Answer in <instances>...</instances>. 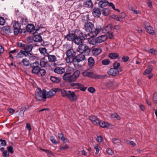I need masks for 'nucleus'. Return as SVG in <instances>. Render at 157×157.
Instances as JSON below:
<instances>
[{
  "mask_svg": "<svg viewBox=\"0 0 157 157\" xmlns=\"http://www.w3.org/2000/svg\"><path fill=\"white\" fill-rule=\"evenodd\" d=\"M67 97L71 101H76L77 99V96L74 91L70 90L67 91Z\"/></svg>",
  "mask_w": 157,
  "mask_h": 157,
  "instance_id": "10",
  "label": "nucleus"
},
{
  "mask_svg": "<svg viewBox=\"0 0 157 157\" xmlns=\"http://www.w3.org/2000/svg\"><path fill=\"white\" fill-rule=\"evenodd\" d=\"M18 19L20 20V22L21 24H22L25 25L28 22V20L25 17H19Z\"/></svg>",
  "mask_w": 157,
  "mask_h": 157,
  "instance_id": "30",
  "label": "nucleus"
},
{
  "mask_svg": "<svg viewBox=\"0 0 157 157\" xmlns=\"http://www.w3.org/2000/svg\"><path fill=\"white\" fill-rule=\"evenodd\" d=\"M83 75L84 76H88L95 79H101L105 78L106 75H100L96 74H93L88 71H84L82 73Z\"/></svg>",
  "mask_w": 157,
  "mask_h": 157,
  "instance_id": "6",
  "label": "nucleus"
},
{
  "mask_svg": "<svg viewBox=\"0 0 157 157\" xmlns=\"http://www.w3.org/2000/svg\"><path fill=\"white\" fill-rule=\"evenodd\" d=\"M144 25L145 29H147L148 30L149 29L151 30V26L150 25L149 23L147 21L144 22Z\"/></svg>",
  "mask_w": 157,
  "mask_h": 157,
  "instance_id": "43",
  "label": "nucleus"
},
{
  "mask_svg": "<svg viewBox=\"0 0 157 157\" xmlns=\"http://www.w3.org/2000/svg\"><path fill=\"white\" fill-rule=\"evenodd\" d=\"M129 57L128 56H123L122 58V60L124 62H126L129 59Z\"/></svg>",
  "mask_w": 157,
  "mask_h": 157,
  "instance_id": "63",
  "label": "nucleus"
},
{
  "mask_svg": "<svg viewBox=\"0 0 157 157\" xmlns=\"http://www.w3.org/2000/svg\"><path fill=\"white\" fill-rule=\"evenodd\" d=\"M107 153L109 155H112L113 152L112 150L109 148H107L106 149Z\"/></svg>",
  "mask_w": 157,
  "mask_h": 157,
  "instance_id": "54",
  "label": "nucleus"
},
{
  "mask_svg": "<svg viewBox=\"0 0 157 157\" xmlns=\"http://www.w3.org/2000/svg\"><path fill=\"white\" fill-rule=\"evenodd\" d=\"M54 71L56 73L62 74L64 72L65 70L63 67H57L55 68Z\"/></svg>",
  "mask_w": 157,
  "mask_h": 157,
  "instance_id": "24",
  "label": "nucleus"
},
{
  "mask_svg": "<svg viewBox=\"0 0 157 157\" xmlns=\"http://www.w3.org/2000/svg\"><path fill=\"white\" fill-rule=\"evenodd\" d=\"M119 17L121 19L124 18L125 17V13L124 12H121Z\"/></svg>",
  "mask_w": 157,
  "mask_h": 157,
  "instance_id": "64",
  "label": "nucleus"
},
{
  "mask_svg": "<svg viewBox=\"0 0 157 157\" xmlns=\"http://www.w3.org/2000/svg\"><path fill=\"white\" fill-rule=\"evenodd\" d=\"M26 110V108L24 107H21L20 109V113H22L23 114H24V112Z\"/></svg>",
  "mask_w": 157,
  "mask_h": 157,
  "instance_id": "62",
  "label": "nucleus"
},
{
  "mask_svg": "<svg viewBox=\"0 0 157 157\" xmlns=\"http://www.w3.org/2000/svg\"><path fill=\"white\" fill-rule=\"evenodd\" d=\"M147 52L155 55H157V50L151 48L147 51Z\"/></svg>",
  "mask_w": 157,
  "mask_h": 157,
  "instance_id": "44",
  "label": "nucleus"
},
{
  "mask_svg": "<svg viewBox=\"0 0 157 157\" xmlns=\"http://www.w3.org/2000/svg\"><path fill=\"white\" fill-rule=\"evenodd\" d=\"M76 83L78 84L77 85H76V86H77V87H76V88L78 89H80L81 91H85L86 89V87H83V85L78 83Z\"/></svg>",
  "mask_w": 157,
  "mask_h": 157,
  "instance_id": "38",
  "label": "nucleus"
},
{
  "mask_svg": "<svg viewBox=\"0 0 157 157\" xmlns=\"http://www.w3.org/2000/svg\"><path fill=\"white\" fill-rule=\"evenodd\" d=\"M33 40L36 42H40L42 40V38L40 35H35L33 37Z\"/></svg>",
  "mask_w": 157,
  "mask_h": 157,
  "instance_id": "29",
  "label": "nucleus"
},
{
  "mask_svg": "<svg viewBox=\"0 0 157 157\" xmlns=\"http://www.w3.org/2000/svg\"><path fill=\"white\" fill-rule=\"evenodd\" d=\"M46 90H41L40 88L37 89L35 92V97L38 101L43 100L44 101H46Z\"/></svg>",
  "mask_w": 157,
  "mask_h": 157,
  "instance_id": "4",
  "label": "nucleus"
},
{
  "mask_svg": "<svg viewBox=\"0 0 157 157\" xmlns=\"http://www.w3.org/2000/svg\"><path fill=\"white\" fill-rule=\"evenodd\" d=\"M120 66V64L119 63H117L116 62H115L113 63V67L117 69Z\"/></svg>",
  "mask_w": 157,
  "mask_h": 157,
  "instance_id": "50",
  "label": "nucleus"
},
{
  "mask_svg": "<svg viewBox=\"0 0 157 157\" xmlns=\"http://www.w3.org/2000/svg\"><path fill=\"white\" fill-rule=\"evenodd\" d=\"M100 126L102 128H105L107 127L108 126H109L111 124L109 123H106L103 121H99V123Z\"/></svg>",
  "mask_w": 157,
  "mask_h": 157,
  "instance_id": "31",
  "label": "nucleus"
},
{
  "mask_svg": "<svg viewBox=\"0 0 157 157\" xmlns=\"http://www.w3.org/2000/svg\"><path fill=\"white\" fill-rule=\"evenodd\" d=\"M102 50L100 48H94L92 51V53L94 56H97L101 52Z\"/></svg>",
  "mask_w": 157,
  "mask_h": 157,
  "instance_id": "25",
  "label": "nucleus"
},
{
  "mask_svg": "<svg viewBox=\"0 0 157 157\" xmlns=\"http://www.w3.org/2000/svg\"><path fill=\"white\" fill-rule=\"evenodd\" d=\"M88 90L91 93H94L95 91V88L92 87H89L88 89Z\"/></svg>",
  "mask_w": 157,
  "mask_h": 157,
  "instance_id": "49",
  "label": "nucleus"
},
{
  "mask_svg": "<svg viewBox=\"0 0 157 157\" xmlns=\"http://www.w3.org/2000/svg\"><path fill=\"white\" fill-rule=\"evenodd\" d=\"M109 56L111 59H116L119 56V54L116 53H111L109 55Z\"/></svg>",
  "mask_w": 157,
  "mask_h": 157,
  "instance_id": "37",
  "label": "nucleus"
},
{
  "mask_svg": "<svg viewBox=\"0 0 157 157\" xmlns=\"http://www.w3.org/2000/svg\"><path fill=\"white\" fill-rule=\"evenodd\" d=\"M113 143L115 144H118L121 142V140L119 139L113 138L112 139Z\"/></svg>",
  "mask_w": 157,
  "mask_h": 157,
  "instance_id": "45",
  "label": "nucleus"
},
{
  "mask_svg": "<svg viewBox=\"0 0 157 157\" xmlns=\"http://www.w3.org/2000/svg\"><path fill=\"white\" fill-rule=\"evenodd\" d=\"M112 25L111 24H109L106 26L105 27L102 29L101 28V31H102V33H109L111 32L112 29Z\"/></svg>",
  "mask_w": 157,
  "mask_h": 157,
  "instance_id": "15",
  "label": "nucleus"
},
{
  "mask_svg": "<svg viewBox=\"0 0 157 157\" xmlns=\"http://www.w3.org/2000/svg\"><path fill=\"white\" fill-rule=\"evenodd\" d=\"M109 2L107 0L101 1L99 2L98 5L101 8H104V7L108 5Z\"/></svg>",
  "mask_w": 157,
  "mask_h": 157,
  "instance_id": "22",
  "label": "nucleus"
},
{
  "mask_svg": "<svg viewBox=\"0 0 157 157\" xmlns=\"http://www.w3.org/2000/svg\"><path fill=\"white\" fill-rule=\"evenodd\" d=\"M33 48V46L31 44H29L25 46L24 48L22 49L25 51H27L28 52H30L32 51Z\"/></svg>",
  "mask_w": 157,
  "mask_h": 157,
  "instance_id": "32",
  "label": "nucleus"
},
{
  "mask_svg": "<svg viewBox=\"0 0 157 157\" xmlns=\"http://www.w3.org/2000/svg\"><path fill=\"white\" fill-rule=\"evenodd\" d=\"M22 63L25 66H28L29 65V61L26 59H24L22 60Z\"/></svg>",
  "mask_w": 157,
  "mask_h": 157,
  "instance_id": "47",
  "label": "nucleus"
},
{
  "mask_svg": "<svg viewBox=\"0 0 157 157\" xmlns=\"http://www.w3.org/2000/svg\"><path fill=\"white\" fill-rule=\"evenodd\" d=\"M58 137L59 139L62 140L65 143L67 142L68 141L67 139L64 137V135L61 132L58 133Z\"/></svg>",
  "mask_w": 157,
  "mask_h": 157,
  "instance_id": "27",
  "label": "nucleus"
},
{
  "mask_svg": "<svg viewBox=\"0 0 157 157\" xmlns=\"http://www.w3.org/2000/svg\"><path fill=\"white\" fill-rule=\"evenodd\" d=\"M82 42L83 41L82 39L79 37V36H78L76 35L73 42L74 43L76 44L79 45L80 44H82Z\"/></svg>",
  "mask_w": 157,
  "mask_h": 157,
  "instance_id": "23",
  "label": "nucleus"
},
{
  "mask_svg": "<svg viewBox=\"0 0 157 157\" xmlns=\"http://www.w3.org/2000/svg\"><path fill=\"white\" fill-rule=\"evenodd\" d=\"M0 141L1 142L2 146H5L6 145V140L0 139Z\"/></svg>",
  "mask_w": 157,
  "mask_h": 157,
  "instance_id": "57",
  "label": "nucleus"
},
{
  "mask_svg": "<svg viewBox=\"0 0 157 157\" xmlns=\"http://www.w3.org/2000/svg\"><path fill=\"white\" fill-rule=\"evenodd\" d=\"M94 58L92 57L89 58L88 59V64L90 67H93L94 64Z\"/></svg>",
  "mask_w": 157,
  "mask_h": 157,
  "instance_id": "34",
  "label": "nucleus"
},
{
  "mask_svg": "<svg viewBox=\"0 0 157 157\" xmlns=\"http://www.w3.org/2000/svg\"><path fill=\"white\" fill-rule=\"evenodd\" d=\"M17 46L20 47L22 48L25 47V44H22V43L18 42L17 43Z\"/></svg>",
  "mask_w": 157,
  "mask_h": 157,
  "instance_id": "60",
  "label": "nucleus"
},
{
  "mask_svg": "<svg viewBox=\"0 0 157 157\" xmlns=\"http://www.w3.org/2000/svg\"><path fill=\"white\" fill-rule=\"evenodd\" d=\"M58 91V89L55 88V89H51L47 92L46 90V99L47 98H50L53 96Z\"/></svg>",
  "mask_w": 157,
  "mask_h": 157,
  "instance_id": "12",
  "label": "nucleus"
},
{
  "mask_svg": "<svg viewBox=\"0 0 157 157\" xmlns=\"http://www.w3.org/2000/svg\"><path fill=\"white\" fill-rule=\"evenodd\" d=\"M93 15L95 17H100L101 12L100 9L98 7H95L93 10Z\"/></svg>",
  "mask_w": 157,
  "mask_h": 157,
  "instance_id": "17",
  "label": "nucleus"
},
{
  "mask_svg": "<svg viewBox=\"0 0 157 157\" xmlns=\"http://www.w3.org/2000/svg\"><path fill=\"white\" fill-rule=\"evenodd\" d=\"M12 24L14 28V34L15 35H17L18 33H21L22 30L21 28V25L18 21H12Z\"/></svg>",
  "mask_w": 157,
  "mask_h": 157,
  "instance_id": "7",
  "label": "nucleus"
},
{
  "mask_svg": "<svg viewBox=\"0 0 157 157\" xmlns=\"http://www.w3.org/2000/svg\"><path fill=\"white\" fill-rule=\"evenodd\" d=\"M2 30L8 34L12 33L13 32V30L10 28L9 26H5L2 27Z\"/></svg>",
  "mask_w": 157,
  "mask_h": 157,
  "instance_id": "19",
  "label": "nucleus"
},
{
  "mask_svg": "<svg viewBox=\"0 0 157 157\" xmlns=\"http://www.w3.org/2000/svg\"><path fill=\"white\" fill-rule=\"evenodd\" d=\"M7 149L9 152L12 154L13 153L14 151L13 150V147L12 146H10L7 147Z\"/></svg>",
  "mask_w": 157,
  "mask_h": 157,
  "instance_id": "55",
  "label": "nucleus"
},
{
  "mask_svg": "<svg viewBox=\"0 0 157 157\" xmlns=\"http://www.w3.org/2000/svg\"><path fill=\"white\" fill-rule=\"evenodd\" d=\"M39 50L41 54L44 55L46 53H47V50L45 48H40Z\"/></svg>",
  "mask_w": 157,
  "mask_h": 157,
  "instance_id": "42",
  "label": "nucleus"
},
{
  "mask_svg": "<svg viewBox=\"0 0 157 157\" xmlns=\"http://www.w3.org/2000/svg\"><path fill=\"white\" fill-rule=\"evenodd\" d=\"M28 52L27 51H23V50H21L19 52H18L17 54V55L18 56H19V57L21 58V56L22 54H23L24 56H27L28 55Z\"/></svg>",
  "mask_w": 157,
  "mask_h": 157,
  "instance_id": "36",
  "label": "nucleus"
},
{
  "mask_svg": "<svg viewBox=\"0 0 157 157\" xmlns=\"http://www.w3.org/2000/svg\"><path fill=\"white\" fill-rule=\"evenodd\" d=\"M90 120L93 122V124L95 125H97L99 123V120L98 118L94 116H91L89 117Z\"/></svg>",
  "mask_w": 157,
  "mask_h": 157,
  "instance_id": "18",
  "label": "nucleus"
},
{
  "mask_svg": "<svg viewBox=\"0 0 157 157\" xmlns=\"http://www.w3.org/2000/svg\"><path fill=\"white\" fill-rule=\"evenodd\" d=\"M3 156L4 157H9L10 155L9 153H8V152L7 151L5 150L2 153Z\"/></svg>",
  "mask_w": 157,
  "mask_h": 157,
  "instance_id": "58",
  "label": "nucleus"
},
{
  "mask_svg": "<svg viewBox=\"0 0 157 157\" xmlns=\"http://www.w3.org/2000/svg\"><path fill=\"white\" fill-rule=\"evenodd\" d=\"M83 5L85 7L90 8L93 6V4L91 0H85Z\"/></svg>",
  "mask_w": 157,
  "mask_h": 157,
  "instance_id": "21",
  "label": "nucleus"
},
{
  "mask_svg": "<svg viewBox=\"0 0 157 157\" xmlns=\"http://www.w3.org/2000/svg\"><path fill=\"white\" fill-rule=\"evenodd\" d=\"M69 146L67 144L63 146H62L61 145L60 146V149L62 151H63L66 149L69 148Z\"/></svg>",
  "mask_w": 157,
  "mask_h": 157,
  "instance_id": "52",
  "label": "nucleus"
},
{
  "mask_svg": "<svg viewBox=\"0 0 157 157\" xmlns=\"http://www.w3.org/2000/svg\"><path fill=\"white\" fill-rule=\"evenodd\" d=\"M48 62L47 61H46L44 58H42L40 61V65L41 67H46Z\"/></svg>",
  "mask_w": 157,
  "mask_h": 157,
  "instance_id": "35",
  "label": "nucleus"
},
{
  "mask_svg": "<svg viewBox=\"0 0 157 157\" xmlns=\"http://www.w3.org/2000/svg\"><path fill=\"white\" fill-rule=\"evenodd\" d=\"M108 73L109 75L115 76L119 74V71L114 68H111L108 71Z\"/></svg>",
  "mask_w": 157,
  "mask_h": 157,
  "instance_id": "14",
  "label": "nucleus"
},
{
  "mask_svg": "<svg viewBox=\"0 0 157 157\" xmlns=\"http://www.w3.org/2000/svg\"><path fill=\"white\" fill-rule=\"evenodd\" d=\"M153 100L155 103H157V93H155L153 96Z\"/></svg>",
  "mask_w": 157,
  "mask_h": 157,
  "instance_id": "48",
  "label": "nucleus"
},
{
  "mask_svg": "<svg viewBox=\"0 0 157 157\" xmlns=\"http://www.w3.org/2000/svg\"><path fill=\"white\" fill-rule=\"evenodd\" d=\"M29 65L30 67L32 68L31 72L33 74L37 75L40 68L39 66V62L36 61L34 63H30Z\"/></svg>",
  "mask_w": 157,
  "mask_h": 157,
  "instance_id": "8",
  "label": "nucleus"
},
{
  "mask_svg": "<svg viewBox=\"0 0 157 157\" xmlns=\"http://www.w3.org/2000/svg\"><path fill=\"white\" fill-rule=\"evenodd\" d=\"M95 36H93L92 34H91L90 33H88L87 34H84L83 37L82 39V40H83L88 39V41H90V37H92Z\"/></svg>",
  "mask_w": 157,
  "mask_h": 157,
  "instance_id": "33",
  "label": "nucleus"
},
{
  "mask_svg": "<svg viewBox=\"0 0 157 157\" xmlns=\"http://www.w3.org/2000/svg\"><path fill=\"white\" fill-rule=\"evenodd\" d=\"M76 30H75V31ZM71 32L72 33H69L65 36L64 39H66L67 41L73 42L76 35V31H71Z\"/></svg>",
  "mask_w": 157,
  "mask_h": 157,
  "instance_id": "9",
  "label": "nucleus"
},
{
  "mask_svg": "<svg viewBox=\"0 0 157 157\" xmlns=\"http://www.w3.org/2000/svg\"><path fill=\"white\" fill-rule=\"evenodd\" d=\"M85 59V56L83 53H80L75 56L74 64H75L76 62H77V63H79L80 62L84 61Z\"/></svg>",
  "mask_w": 157,
  "mask_h": 157,
  "instance_id": "11",
  "label": "nucleus"
},
{
  "mask_svg": "<svg viewBox=\"0 0 157 157\" xmlns=\"http://www.w3.org/2000/svg\"><path fill=\"white\" fill-rule=\"evenodd\" d=\"M94 149L96 150V152H95V154H98L99 151V148L98 146L97 145H95L94 147Z\"/></svg>",
  "mask_w": 157,
  "mask_h": 157,
  "instance_id": "61",
  "label": "nucleus"
},
{
  "mask_svg": "<svg viewBox=\"0 0 157 157\" xmlns=\"http://www.w3.org/2000/svg\"><path fill=\"white\" fill-rule=\"evenodd\" d=\"M5 21L4 18L2 17H0V25H4Z\"/></svg>",
  "mask_w": 157,
  "mask_h": 157,
  "instance_id": "56",
  "label": "nucleus"
},
{
  "mask_svg": "<svg viewBox=\"0 0 157 157\" xmlns=\"http://www.w3.org/2000/svg\"><path fill=\"white\" fill-rule=\"evenodd\" d=\"M46 73V71L44 69H41L40 68V71L39 72L37 75L39 76H43L45 75Z\"/></svg>",
  "mask_w": 157,
  "mask_h": 157,
  "instance_id": "40",
  "label": "nucleus"
},
{
  "mask_svg": "<svg viewBox=\"0 0 157 157\" xmlns=\"http://www.w3.org/2000/svg\"><path fill=\"white\" fill-rule=\"evenodd\" d=\"M50 79L52 82L55 83H59L61 81L60 77H56L54 76H51Z\"/></svg>",
  "mask_w": 157,
  "mask_h": 157,
  "instance_id": "20",
  "label": "nucleus"
},
{
  "mask_svg": "<svg viewBox=\"0 0 157 157\" xmlns=\"http://www.w3.org/2000/svg\"><path fill=\"white\" fill-rule=\"evenodd\" d=\"M147 32L150 34L151 35H153L154 33V31L153 29V28L151 27V30L149 29L147 30V29H146Z\"/></svg>",
  "mask_w": 157,
  "mask_h": 157,
  "instance_id": "51",
  "label": "nucleus"
},
{
  "mask_svg": "<svg viewBox=\"0 0 157 157\" xmlns=\"http://www.w3.org/2000/svg\"><path fill=\"white\" fill-rule=\"evenodd\" d=\"M111 10L109 8H103L102 14L105 16H107L109 14Z\"/></svg>",
  "mask_w": 157,
  "mask_h": 157,
  "instance_id": "28",
  "label": "nucleus"
},
{
  "mask_svg": "<svg viewBox=\"0 0 157 157\" xmlns=\"http://www.w3.org/2000/svg\"><path fill=\"white\" fill-rule=\"evenodd\" d=\"M26 30L28 32L32 33H34L36 32L35 27L33 24H29L26 26Z\"/></svg>",
  "mask_w": 157,
  "mask_h": 157,
  "instance_id": "16",
  "label": "nucleus"
},
{
  "mask_svg": "<svg viewBox=\"0 0 157 157\" xmlns=\"http://www.w3.org/2000/svg\"><path fill=\"white\" fill-rule=\"evenodd\" d=\"M107 39V37L105 35L99 36L94 39V43H101L106 40Z\"/></svg>",
  "mask_w": 157,
  "mask_h": 157,
  "instance_id": "13",
  "label": "nucleus"
},
{
  "mask_svg": "<svg viewBox=\"0 0 157 157\" xmlns=\"http://www.w3.org/2000/svg\"><path fill=\"white\" fill-rule=\"evenodd\" d=\"M90 51V48L87 45L82 43L79 45L77 50V51L80 53H84L86 55H89Z\"/></svg>",
  "mask_w": 157,
  "mask_h": 157,
  "instance_id": "5",
  "label": "nucleus"
},
{
  "mask_svg": "<svg viewBox=\"0 0 157 157\" xmlns=\"http://www.w3.org/2000/svg\"><path fill=\"white\" fill-rule=\"evenodd\" d=\"M96 140L98 142L101 143L102 142L103 139L102 137L99 136H97Z\"/></svg>",
  "mask_w": 157,
  "mask_h": 157,
  "instance_id": "59",
  "label": "nucleus"
},
{
  "mask_svg": "<svg viewBox=\"0 0 157 157\" xmlns=\"http://www.w3.org/2000/svg\"><path fill=\"white\" fill-rule=\"evenodd\" d=\"M84 29L86 31L89 32L93 36H96L101 30V27L98 29H95L94 25L91 22H86Z\"/></svg>",
  "mask_w": 157,
  "mask_h": 157,
  "instance_id": "2",
  "label": "nucleus"
},
{
  "mask_svg": "<svg viewBox=\"0 0 157 157\" xmlns=\"http://www.w3.org/2000/svg\"><path fill=\"white\" fill-rule=\"evenodd\" d=\"M80 74V71L78 70H76L72 75L69 73H65L63 75V79L68 82L70 86L74 87L78 84L74 82L76 81Z\"/></svg>",
  "mask_w": 157,
  "mask_h": 157,
  "instance_id": "1",
  "label": "nucleus"
},
{
  "mask_svg": "<svg viewBox=\"0 0 157 157\" xmlns=\"http://www.w3.org/2000/svg\"><path fill=\"white\" fill-rule=\"evenodd\" d=\"M101 63L103 65H106L109 64L110 61L108 59H105L102 61Z\"/></svg>",
  "mask_w": 157,
  "mask_h": 157,
  "instance_id": "46",
  "label": "nucleus"
},
{
  "mask_svg": "<svg viewBox=\"0 0 157 157\" xmlns=\"http://www.w3.org/2000/svg\"><path fill=\"white\" fill-rule=\"evenodd\" d=\"M58 90H59L61 92L62 96L63 97H67V91L64 89H58Z\"/></svg>",
  "mask_w": 157,
  "mask_h": 157,
  "instance_id": "41",
  "label": "nucleus"
},
{
  "mask_svg": "<svg viewBox=\"0 0 157 157\" xmlns=\"http://www.w3.org/2000/svg\"><path fill=\"white\" fill-rule=\"evenodd\" d=\"M67 57L66 58V61L67 63H74L76 52L73 49H70L68 50L66 53Z\"/></svg>",
  "mask_w": 157,
  "mask_h": 157,
  "instance_id": "3",
  "label": "nucleus"
},
{
  "mask_svg": "<svg viewBox=\"0 0 157 157\" xmlns=\"http://www.w3.org/2000/svg\"><path fill=\"white\" fill-rule=\"evenodd\" d=\"M50 140L52 142L53 144H57V141L56 139L54 138L53 136H51Z\"/></svg>",
  "mask_w": 157,
  "mask_h": 157,
  "instance_id": "53",
  "label": "nucleus"
},
{
  "mask_svg": "<svg viewBox=\"0 0 157 157\" xmlns=\"http://www.w3.org/2000/svg\"><path fill=\"white\" fill-rule=\"evenodd\" d=\"M48 57L49 61L50 62L54 63L57 61V58L55 55L48 54Z\"/></svg>",
  "mask_w": 157,
  "mask_h": 157,
  "instance_id": "26",
  "label": "nucleus"
},
{
  "mask_svg": "<svg viewBox=\"0 0 157 157\" xmlns=\"http://www.w3.org/2000/svg\"><path fill=\"white\" fill-rule=\"evenodd\" d=\"M76 83L78 84L77 85H76V86H77V87H76V88L78 89H80L81 91H85L86 89V87H83V85L78 83Z\"/></svg>",
  "mask_w": 157,
  "mask_h": 157,
  "instance_id": "39",
  "label": "nucleus"
}]
</instances>
